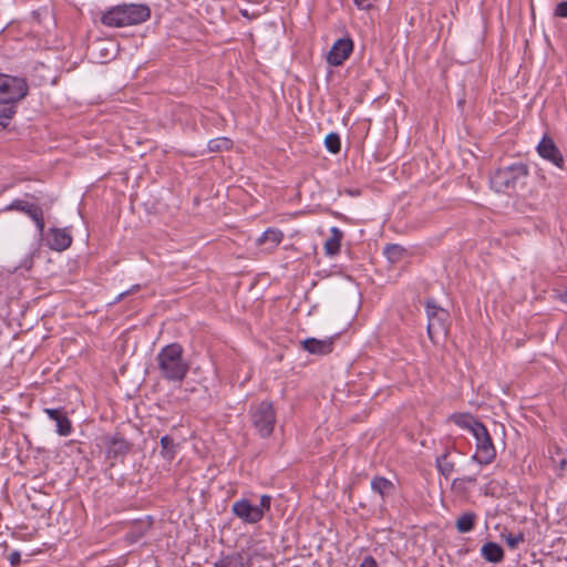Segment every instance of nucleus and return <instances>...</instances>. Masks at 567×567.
I'll list each match as a JSON object with an SVG mask.
<instances>
[{
	"instance_id": "nucleus-1",
	"label": "nucleus",
	"mask_w": 567,
	"mask_h": 567,
	"mask_svg": "<svg viewBox=\"0 0 567 567\" xmlns=\"http://www.w3.org/2000/svg\"><path fill=\"white\" fill-rule=\"evenodd\" d=\"M156 362L161 378L168 382H182L189 371L184 348L177 342L163 347L156 355Z\"/></svg>"
},
{
	"instance_id": "nucleus-2",
	"label": "nucleus",
	"mask_w": 567,
	"mask_h": 567,
	"mask_svg": "<svg viewBox=\"0 0 567 567\" xmlns=\"http://www.w3.org/2000/svg\"><path fill=\"white\" fill-rule=\"evenodd\" d=\"M528 174L529 169L525 163H514L498 168L491 177V185L498 193L513 189L517 184L524 183Z\"/></svg>"
},
{
	"instance_id": "nucleus-3",
	"label": "nucleus",
	"mask_w": 567,
	"mask_h": 567,
	"mask_svg": "<svg viewBox=\"0 0 567 567\" xmlns=\"http://www.w3.org/2000/svg\"><path fill=\"white\" fill-rule=\"evenodd\" d=\"M425 311L427 316V336L430 340L435 341L439 336L445 337L449 332L450 313L439 306L434 299L425 301Z\"/></svg>"
},
{
	"instance_id": "nucleus-4",
	"label": "nucleus",
	"mask_w": 567,
	"mask_h": 567,
	"mask_svg": "<svg viewBox=\"0 0 567 567\" xmlns=\"http://www.w3.org/2000/svg\"><path fill=\"white\" fill-rule=\"evenodd\" d=\"M250 419L261 437H268L272 434L276 424V411L271 402L261 401L251 408Z\"/></svg>"
},
{
	"instance_id": "nucleus-5",
	"label": "nucleus",
	"mask_w": 567,
	"mask_h": 567,
	"mask_svg": "<svg viewBox=\"0 0 567 567\" xmlns=\"http://www.w3.org/2000/svg\"><path fill=\"white\" fill-rule=\"evenodd\" d=\"M28 91L24 79L0 73V104H16L28 95Z\"/></svg>"
},
{
	"instance_id": "nucleus-6",
	"label": "nucleus",
	"mask_w": 567,
	"mask_h": 567,
	"mask_svg": "<svg viewBox=\"0 0 567 567\" xmlns=\"http://www.w3.org/2000/svg\"><path fill=\"white\" fill-rule=\"evenodd\" d=\"M473 436L476 441V453L472 456V461L481 465L493 463L496 458V449L486 426L484 424L476 425Z\"/></svg>"
},
{
	"instance_id": "nucleus-7",
	"label": "nucleus",
	"mask_w": 567,
	"mask_h": 567,
	"mask_svg": "<svg viewBox=\"0 0 567 567\" xmlns=\"http://www.w3.org/2000/svg\"><path fill=\"white\" fill-rule=\"evenodd\" d=\"M107 460H123L131 451L130 443L122 434L105 435L102 437Z\"/></svg>"
},
{
	"instance_id": "nucleus-8",
	"label": "nucleus",
	"mask_w": 567,
	"mask_h": 567,
	"mask_svg": "<svg viewBox=\"0 0 567 567\" xmlns=\"http://www.w3.org/2000/svg\"><path fill=\"white\" fill-rule=\"evenodd\" d=\"M126 27L141 24L151 18V8L142 3L118 4Z\"/></svg>"
},
{
	"instance_id": "nucleus-9",
	"label": "nucleus",
	"mask_w": 567,
	"mask_h": 567,
	"mask_svg": "<svg viewBox=\"0 0 567 567\" xmlns=\"http://www.w3.org/2000/svg\"><path fill=\"white\" fill-rule=\"evenodd\" d=\"M233 514L245 524H257L262 519V513L248 499L240 498L231 506Z\"/></svg>"
},
{
	"instance_id": "nucleus-10",
	"label": "nucleus",
	"mask_w": 567,
	"mask_h": 567,
	"mask_svg": "<svg viewBox=\"0 0 567 567\" xmlns=\"http://www.w3.org/2000/svg\"><path fill=\"white\" fill-rule=\"evenodd\" d=\"M537 152L542 158L560 169L564 168V156L551 137L545 135L537 145Z\"/></svg>"
},
{
	"instance_id": "nucleus-11",
	"label": "nucleus",
	"mask_w": 567,
	"mask_h": 567,
	"mask_svg": "<svg viewBox=\"0 0 567 567\" xmlns=\"http://www.w3.org/2000/svg\"><path fill=\"white\" fill-rule=\"evenodd\" d=\"M353 41L350 38L338 39L328 54V63L333 66L341 65L352 53Z\"/></svg>"
},
{
	"instance_id": "nucleus-12",
	"label": "nucleus",
	"mask_w": 567,
	"mask_h": 567,
	"mask_svg": "<svg viewBox=\"0 0 567 567\" xmlns=\"http://www.w3.org/2000/svg\"><path fill=\"white\" fill-rule=\"evenodd\" d=\"M47 246L51 250L63 251L72 245V236L66 228L51 227L45 236Z\"/></svg>"
},
{
	"instance_id": "nucleus-13",
	"label": "nucleus",
	"mask_w": 567,
	"mask_h": 567,
	"mask_svg": "<svg viewBox=\"0 0 567 567\" xmlns=\"http://www.w3.org/2000/svg\"><path fill=\"white\" fill-rule=\"evenodd\" d=\"M44 413L50 420L55 422L56 433L59 435L68 436L72 433V423L62 408L44 409Z\"/></svg>"
},
{
	"instance_id": "nucleus-14",
	"label": "nucleus",
	"mask_w": 567,
	"mask_h": 567,
	"mask_svg": "<svg viewBox=\"0 0 567 567\" xmlns=\"http://www.w3.org/2000/svg\"><path fill=\"white\" fill-rule=\"evenodd\" d=\"M301 347L303 350L311 354L326 355L332 352L333 350V338L327 339H316V338H307L301 341Z\"/></svg>"
},
{
	"instance_id": "nucleus-15",
	"label": "nucleus",
	"mask_w": 567,
	"mask_h": 567,
	"mask_svg": "<svg viewBox=\"0 0 567 567\" xmlns=\"http://www.w3.org/2000/svg\"><path fill=\"white\" fill-rule=\"evenodd\" d=\"M284 239V234L278 228H267L257 239L258 246H266L267 250H274Z\"/></svg>"
},
{
	"instance_id": "nucleus-16",
	"label": "nucleus",
	"mask_w": 567,
	"mask_h": 567,
	"mask_svg": "<svg viewBox=\"0 0 567 567\" xmlns=\"http://www.w3.org/2000/svg\"><path fill=\"white\" fill-rule=\"evenodd\" d=\"M101 23L107 28H125L120 6H114L102 13L100 18Z\"/></svg>"
},
{
	"instance_id": "nucleus-17",
	"label": "nucleus",
	"mask_w": 567,
	"mask_h": 567,
	"mask_svg": "<svg viewBox=\"0 0 567 567\" xmlns=\"http://www.w3.org/2000/svg\"><path fill=\"white\" fill-rule=\"evenodd\" d=\"M371 489L381 497L384 503L385 498L395 492V485L383 476H375L371 481Z\"/></svg>"
},
{
	"instance_id": "nucleus-18",
	"label": "nucleus",
	"mask_w": 567,
	"mask_h": 567,
	"mask_svg": "<svg viewBox=\"0 0 567 567\" xmlns=\"http://www.w3.org/2000/svg\"><path fill=\"white\" fill-rule=\"evenodd\" d=\"M330 233H331V236L326 240L323 249H324V254L327 256L333 257L340 252L343 233L336 226H333L330 229Z\"/></svg>"
},
{
	"instance_id": "nucleus-19",
	"label": "nucleus",
	"mask_w": 567,
	"mask_h": 567,
	"mask_svg": "<svg viewBox=\"0 0 567 567\" xmlns=\"http://www.w3.org/2000/svg\"><path fill=\"white\" fill-rule=\"evenodd\" d=\"M482 557L493 564L501 563L504 559V550L501 545L494 542L485 543L481 548Z\"/></svg>"
},
{
	"instance_id": "nucleus-20",
	"label": "nucleus",
	"mask_w": 567,
	"mask_h": 567,
	"mask_svg": "<svg viewBox=\"0 0 567 567\" xmlns=\"http://www.w3.org/2000/svg\"><path fill=\"white\" fill-rule=\"evenodd\" d=\"M451 451L446 449L444 453L439 455L435 460L436 468L439 473L449 478L455 470V462L450 458Z\"/></svg>"
},
{
	"instance_id": "nucleus-21",
	"label": "nucleus",
	"mask_w": 567,
	"mask_h": 567,
	"mask_svg": "<svg viewBox=\"0 0 567 567\" xmlns=\"http://www.w3.org/2000/svg\"><path fill=\"white\" fill-rule=\"evenodd\" d=\"M451 420L461 429L468 430L472 434L476 431V425L483 423L467 413H455L451 415Z\"/></svg>"
},
{
	"instance_id": "nucleus-22",
	"label": "nucleus",
	"mask_w": 567,
	"mask_h": 567,
	"mask_svg": "<svg viewBox=\"0 0 567 567\" xmlns=\"http://www.w3.org/2000/svg\"><path fill=\"white\" fill-rule=\"evenodd\" d=\"M248 563L245 561L243 553H233L229 555L221 556L215 561L214 567H247Z\"/></svg>"
},
{
	"instance_id": "nucleus-23",
	"label": "nucleus",
	"mask_w": 567,
	"mask_h": 567,
	"mask_svg": "<svg viewBox=\"0 0 567 567\" xmlns=\"http://www.w3.org/2000/svg\"><path fill=\"white\" fill-rule=\"evenodd\" d=\"M477 515L473 512H465L460 515L455 522V527L458 533L465 534L471 532L476 524Z\"/></svg>"
},
{
	"instance_id": "nucleus-24",
	"label": "nucleus",
	"mask_w": 567,
	"mask_h": 567,
	"mask_svg": "<svg viewBox=\"0 0 567 567\" xmlns=\"http://www.w3.org/2000/svg\"><path fill=\"white\" fill-rule=\"evenodd\" d=\"M161 446H162V456L168 461L174 460L176 455V445L174 443L173 437L169 435H164L161 439Z\"/></svg>"
},
{
	"instance_id": "nucleus-25",
	"label": "nucleus",
	"mask_w": 567,
	"mask_h": 567,
	"mask_svg": "<svg viewBox=\"0 0 567 567\" xmlns=\"http://www.w3.org/2000/svg\"><path fill=\"white\" fill-rule=\"evenodd\" d=\"M151 526H152V520H150L147 523L136 522V523H134L131 532L127 534V537L132 542H137L147 533V530L151 528Z\"/></svg>"
},
{
	"instance_id": "nucleus-26",
	"label": "nucleus",
	"mask_w": 567,
	"mask_h": 567,
	"mask_svg": "<svg viewBox=\"0 0 567 567\" xmlns=\"http://www.w3.org/2000/svg\"><path fill=\"white\" fill-rule=\"evenodd\" d=\"M405 249L398 245V244H388L384 249L383 254L391 262H398L404 255Z\"/></svg>"
},
{
	"instance_id": "nucleus-27",
	"label": "nucleus",
	"mask_w": 567,
	"mask_h": 567,
	"mask_svg": "<svg viewBox=\"0 0 567 567\" xmlns=\"http://www.w3.org/2000/svg\"><path fill=\"white\" fill-rule=\"evenodd\" d=\"M231 146H233L231 140H229L227 137L213 138L207 144L208 151L212 153L227 151Z\"/></svg>"
},
{
	"instance_id": "nucleus-28",
	"label": "nucleus",
	"mask_w": 567,
	"mask_h": 567,
	"mask_svg": "<svg viewBox=\"0 0 567 567\" xmlns=\"http://www.w3.org/2000/svg\"><path fill=\"white\" fill-rule=\"evenodd\" d=\"M324 146L331 154H338L341 150V140L339 134L329 133L324 138Z\"/></svg>"
},
{
	"instance_id": "nucleus-29",
	"label": "nucleus",
	"mask_w": 567,
	"mask_h": 567,
	"mask_svg": "<svg viewBox=\"0 0 567 567\" xmlns=\"http://www.w3.org/2000/svg\"><path fill=\"white\" fill-rule=\"evenodd\" d=\"M6 106L0 109V131L8 126L7 120L12 118L16 114V104H4Z\"/></svg>"
},
{
	"instance_id": "nucleus-30",
	"label": "nucleus",
	"mask_w": 567,
	"mask_h": 567,
	"mask_svg": "<svg viewBox=\"0 0 567 567\" xmlns=\"http://www.w3.org/2000/svg\"><path fill=\"white\" fill-rule=\"evenodd\" d=\"M32 203L24 199H14L9 205L4 207L3 210H17L23 214H27Z\"/></svg>"
},
{
	"instance_id": "nucleus-31",
	"label": "nucleus",
	"mask_w": 567,
	"mask_h": 567,
	"mask_svg": "<svg viewBox=\"0 0 567 567\" xmlns=\"http://www.w3.org/2000/svg\"><path fill=\"white\" fill-rule=\"evenodd\" d=\"M502 537L504 538V540L506 542L507 546L511 549H516L519 546V544L525 542V536L523 533H518L516 535H513L511 533H502Z\"/></svg>"
},
{
	"instance_id": "nucleus-32",
	"label": "nucleus",
	"mask_w": 567,
	"mask_h": 567,
	"mask_svg": "<svg viewBox=\"0 0 567 567\" xmlns=\"http://www.w3.org/2000/svg\"><path fill=\"white\" fill-rule=\"evenodd\" d=\"M25 215H28L33 221H37L44 216V213L41 206L32 203Z\"/></svg>"
},
{
	"instance_id": "nucleus-33",
	"label": "nucleus",
	"mask_w": 567,
	"mask_h": 567,
	"mask_svg": "<svg viewBox=\"0 0 567 567\" xmlns=\"http://www.w3.org/2000/svg\"><path fill=\"white\" fill-rule=\"evenodd\" d=\"M271 506V496L269 495H262L260 497L259 505H256L257 509H260L262 513V517L265 516V513L270 509Z\"/></svg>"
},
{
	"instance_id": "nucleus-34",
	"label": "nucleus",
	"mask_w": 567,
	"mask_h": 567,
	"mask_svg": "<svg viewBox=\"0 0 567 567\" xmlns=\"http://www.w3.org/2000/svg\"><path fill=\"white\" fill-rule=\"evenodd\" d=\"M477 481L476 478V475H468V476H463V477H457L453 481V486H457V485H461V484H464V483H468V484H475Z\"/></svg>"
},
{
	"instance_id": "nucleus-35",
	"label": "nucleus",
	"mask_w": 567,
	"mask_h": 567,
	"mask_svg": "<svg viewBox=\"0 0 567 567\" xmlns=\"http://www.w3.org/2000/svg\"><path fill=\"white\" fill-rule=\"evenodd\" d=\"M554 14L559 18H567V1L559 2L555 8Z\"/></svg>"
},
{
	"instance_id": "nucleus-36",
	"label": "nucleus",
	"mask_w": 567,
	"mask_h": 567,
	"mask_svg": "<svg viewBox=\"0 0 567 567\" xmlns=\"http://www.w3.org/2000/svg\"><path fill=\"white\" fill-rule=\"evenodd\" d=\"M377 0H353L359 10H370Z\"/></svg>"
},
{
	"instance_id": "nucleus-37",
	"label": "nucleus",
	"mask_w": 567,
	"mask_h": 567,
	"mask_svg": "<svg viewBox=\"0 0 567 567\" xmlns=\"http://www.w3.org/2000/svg\"><path fill=\"white\" fill-rule=\"evenodd\" d=\"M141 289L140 285L132 286L128 290L121 292L114 300V303L122 301L126 296L137 292Z\"/></svg>"
},
{
	"instance_id": "nucleus-38",
	"label": "nucleus",
	"mask_w": 567,
	"mask_h": 567,
	"mask_svg": "<svg viewBox=\"0 0 567 567\" xmlns=\"http://www.w3.org/2000/svg\"><path fill=\"white\" fill-rule=\"evenodd\" d=\"M12 566H18L21 563V554L18 550H13L8 557Z\"/></svg>"
},
{
	"instance_id": "nucleus-39",
	"label": "nucleus",
	"mask_w": 567,
	"mask_h": 567,
	"mask_svg": "<svg viewBox=\"0 0 567 567\" xmlns=\"http://www.w3.org/2000/svg\"><path fill=\"white\" fill-rule=\"evenodd\" d=\"M37 229L39 231L40 238H43L45 235V223H44V216L41 217L39 220L34 221Z\"/></svg>"
},
{
	"instance_id": "nucleus-40",
	"label": "nucleus",
	"mask_w": 567,
	"mask_h": 567,
	"mask_svg": "<svg viewBox=\"0 0 567 567\" xmlns=\"http://www.w3.org/2000/svg\"><path fill=\"white\" fill-rule=\"evenodd\" d=\"M360 567H378V564L372 556H365L361 561Z\"/></svg>"
},
{
	"instance_id": "nucleus-41",
	"label": "nucleus",
	"mask_w": 567,
	"mask_h": 567,
	"mask_svg": "<svg viewBox=\"0 0 567 567\" xmlns=\"http://www.w3.org/2000/svg\"><path fill=\"white\" fill-rule=\"evenodd\" d=\"M240 14L248 19H255L256 14H250L247 9H240Z\"/></svg>"
},
{
	"instance_id": "nucleus-42",
	"label": "nucleus",
	"mask_w": 567,
	"mask_h": 567,
	"mask_svg": "<svg viewBox=\"0 0 567 567\" xmlns=\"http://www.w3.org/2000/svg\"><path fill=\"white\" fill-rule=\"evenodd\" d=\"M560 300L567 305V290L560 295Z\"/></svg>"
},
{
	"instance_id": "nucleus-43",
	"label": "nucleus",
	"mask_w": 567,
	"mask_h": 567,
	"mask_svg": "<svg viewBox=\"0 0 567 567\" xmlns=\"http://www.w3.org/2000/svg\"><path fill=\"white\" fill-rule=\"evenodd\" d=\"M565 464H566V461H561V462H560V466H561V467H564V466H565Z\"/></svg>"
}]
</instances>
